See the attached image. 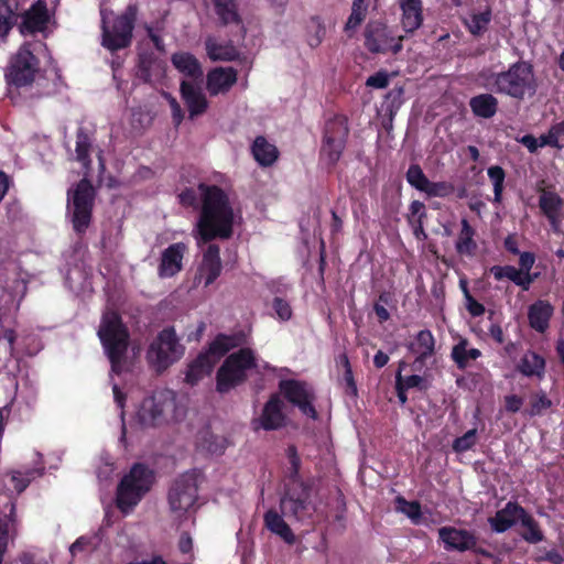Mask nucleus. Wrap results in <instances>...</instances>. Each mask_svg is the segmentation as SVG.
Masks as SVG:
<instances>
[{"label":"nucleus","instance_id":"c85d7f7f","mask_svg":"<svg viewBox=\"0 0 564 564\" xmlns=\"http://www.w3.org/2000/svg\"><path fill=\"white\" fill-rule=\"evenodd\" d=\"M490 273L498 281L507 278L514 284L521 286L524 291L529 290L530 284L533 282V279L530 274L523 273L520 269H517L512 265H494L490 268Z\"/></svg>","mask_w":564,"mask_h":564},{"label":"nucleus","instance_id":"5fc2aeb1","mask_svg":"<svg viewBox=\"0 0 564 564\" xmlns=\"http://www.w3.org/2000/svg\"><path fill=\"white\" fill-rule=\"evenodd\" d=\"M366 12L358 11L357 9H351V13L345 24V31L347 33L354 32L365 20Z\"/></svg>","mask_w":564,"mask_h":564},{"label":"nucleus","instance_id":"4be33fe9","mask_svg":"<svg viewBox=\"0 0 564 564\" xmlns=\"http://www.w3.org/2000/svg\"><path fill=\"white\" fill-rule=\"evenodd\" d=\"M237 82L232 67H217L207 75V89L212 96L227 93Z\"/></svg>","mask_w":564,"mask_h":564},{"label":"nucleus","instance_id":"338daca9","mask_svg":"<svg viewBox=\"0 0 564 564\" xmlns=\"http://www.w3.org/2000/svg\"><path fill=\"white\" fill-rule=\"evenodd\" d=\"M520 142L530 151L535 152L540 145L538 140L532 134H525L520 139Z\"/></svg>","mask_w":564,"mask_h":564},{"label":"nucleus","instance_id":"e2e57ef3","mask_svg":"<svg viewBox=\"0 0 564 564\" xmlns=\"http://www.w3.org/2000/svg\"><path fill=\"white\" fill-rule=\"evenodd\" d=\"M180 202L184 206H195L197 202V195L194 189H186L178 196Z\"/></svg>","mask_w":564,"mask_h":564},{"label":"nucleus","instance_id":"9b49d317","mask_svg":"<svg viewBox=\"0 0 564 564\" xmlns=\"http://www.w3.org/2000/svg\"><path fill=\"white\" fill-rule=\"evenodd\" d=\"M184 354V346L180 343L174 328H164L151 343L147 359L149 364L161 372L177 361Z\"/></svg>","mask_w":564,"mask_h":564},{"label":"nucleus","instance_id":"473e14b6","mask_svg":"<svg viewBox=\"0 0 564 564\" xmlns=\"http://www.w3.org/2000/svg\"><path fill=\"white\" fill-rule=\"evenodd\" d=\"M207 55L213 61H234L238 57V50L230 43H217L214 37L205 41Z\"/></svg>","mask_w":564,"mask_h":564},{"label":"nucleus","instance_id":"8fccbe9b","mask_svg":"<svg viewBox=\"0 0 564 564\" xmlns=\"http://www.w3.org/2000/svg\"><path fill=\"white\" fill-rule=\"evenodd\" d=\"M490 21V12H484L471 17L468 28L473 34H478L486 29Z\"/></svg>","mask_w":564,"mask_h":564},{"label":"nucleus","instance_id":"f8f14e48","mask_svg":"<svg viewBox=\"0 0 564 564\" xmlns=\"http://www.w3.org/2000/svg\"><path fill=\"white\" fill-rule=\"evenodd\" d=\"M238 344V338L235 336L218 335L210 344L208 351L199 355L188 366L185 377L186 382L194 386L205 376H208L216 361L230 349L237 347Z\"/></svg>","mask_w":564,"mask_h":564},{"label":"nucleus","instance_id":"a19ab883","mask_svg":"<svg viewBox=\"0 0 564 564\" xmlns=\"http://www.w3.org/2000/svg\"><path fill=\"white\" fill-rule=\"evenodd\" d=\"M539 205L550 219H554L562 206L561 197L553 192H543L540 195Z\"/></svg>","mask_w":564,"mask_h":564},{"label":"nucleus","instance_id":"6e6552de","mask_svg":"<svg viewBox=\"0 0 564 564\" xmlns=\"http://www.w3.org/2000/svg\"><path fill=\"white\" fill-rule=\"evenodd\" d=\"M43 48L42 42L24 43L10 62L6 74L8 83L18 87L32 84L39 72L36 54Z\"/></svg>","mask_w":564,"mask_h":564},{"label":"nucleus","instance_id":"f257e3e1","mask_svg":"<svg viewBox=\"0 0 564 564\" xmlns=\"http://www.w3.org/2000/svg\"><path fill=\"white\" fill-rule=\"evenodd\" d=\"M76 161L80 165L83 180L73 191V228L83 232L90 224L96 187L102 182L106 171L104 150L97 144L94 127H80L76 134Z\"/></svg>","mask_w":564,"mask_h":564},{"label":"nucleus","instance_id":"a18cd8bd","mask_svg":"<svg viewBox=\"0 0 564 564\" xmlns=\"http://www.w3.org/2000/svg\"><path fill=\"white\" fill-rule=\"evenodd\" d=\"M406 181L409 184L416 189L424 192L429 184V178L423 173L422 169L417 164L410 165L406 172Z\"/></svg>","mask_w":564,"mask_h":564},{"label":"nucleus","instance_id":"4d7b16f0","mask_svg":"<svg viewBox=\"0 0 564 564\" xmlns=\"http://www.w3.org/2000/svg\"><path fill=\"white\" fill-rule=\"evenodd\" d=\"M498 73L491 72L490 69H482L478 74V80L481 83V85L487 88L491 89L496 93V76Z\"/></svg>","mask_w":564,"mask_h":564},{"label":"nucleus","instance_id":"774afa93","mask_svg":"<svg viewBox=\"0 0 564 564\" xmlns=\"http://www.w3.org/2000/svg\"><path fill=\"white\" fill-rule=\"evenodd\" d=\"M540 145H552V147H558V137L554 132V130H550V132L546 135L541 137Z\"/></svg>","mask_w":564,"mask_h":564},{"label":"nucleus","instance_id":"09e8293b","mask_svg":"<svg viewBox=\"0 0 564 564\" xmlns=\"http://www.w3.org/2000/svg\"><path fill=\"white\" fill-rule=\"evenodd\" d=\"M551 405V400L544 393H538L532 395L528 413L531 416L540 415L544 410L549 409Z\"/></svg>","mask_w":564,"mask_h":564},{"label":"nucleus","instance_id":"e433bc0d","mask_svg":"<svg viewBox=\"0 0 564 564\" xmlns=\"http://www.w3.org/2000/svg\"><path fill=\"white\" fill-rule=\"evenodd\" d=\"M18 7V0H0V37H4L11 30Z\"/></svg>","mask_w":564,"mask_h":564},{"label":"nucleus","instance_id":"79ce46f5","mask_svg":"<svg viewBox=\"0 0 564 564\" xmlns=\"http://www.w3.org/2000/svg\"><path fill=\"white\" fill-rule=\"evenodd\" d=\"M326 34L324 23L318 17H312L307 23V43L311 47H317Z\"/></svg>","mask_w":564,"mask_h":564},{"label":"nucleus","instance_id":"39448f33","mask_svg":"<svg viewBox=\"0 0 564 564\" xmlns=\"http://www.w3.org/2000/svg\"><path fill=\"white\" fill-rule=\"evenodd\" d=\"M154 476L143 464H134L123 476L117 488V507L123 513H129L151 489Z\"/></svg>","mask_w":564,"mask_h":564},{"label":"nucleus","instance_id":"680f3d73","mask_svg":"<svg viewBox=\"0 0 564 564\" xmlns=\"http://www.w3.org/2000/svg\"><path fill=\"white\" fill-rule=\"evenodd\" d=\"M410 215L413 219H424L426 217L425 206L420 200H413L410 205Z\"/></svg>","mask_w":564,"mask_h":564},{"label":"nucleus","instance_id":"37998d69","mask_svg":"<svg viewBox=\"0 0 564 564\" xmlns=\"http://www.w3.org/2000/svg\"><path fill=\"white\" fill-rule=\"evenodd\" d=\"M395 509L404 513L413 523H420L422 519L421 505L419 501H406L402 496L395 498Z\"/></svg>","mask_w":564,"mask_h":564},{"label":"nucleus","instance_id":"bf43d9fd","mask_svg":"<svg viewBox=\"0 0 564 564\" xmlns=\"http://www.w3.org/2000/svg\"><path fill=\"white\" fill-rule=\"evenodd\" d=\"M466 308L473 316H480L485 313V306L478 303L469 293L466 291Z\"/></svg>","mask_w":564,"mask_h":564},{"label":"nucleus","instance_id":"603ef678","mask_svg":"<svg viewBox=\"0 0 564 564\" xmlns=\"http://www.w3.org/2000/svg\"><path fill=\"white\" fill-rule=\"evenodd\" d=\"M389 84V76L387 72L380 70L376 73L375 75H371L367 78L366 85L368 87L382 89L386 88Z\"/></svg>","mask_w":564,"mask_h":564},{"label":"nucleus","instance_id":"a878e982","mask_svg":"<svg viewBox=\"0 0 564 564\" xmlns=\"http://www.w3.org/2000/svg\"><path fill=\"white\" fill-rule=\"evenodd\" d=\"M552 314L553 307L549 302L536 301L529 307L528 318L530 326L539 333H544L549 327Z\"/></svg>","mask_w":564,"mask_h":564},{"label":"nucleus","instance_id":"bb28decb","mask_svg":"<svg viewBox=\"0 0 564 564\" xmlns=\"http://www.w3.org/2000/svg\"><path fill=\"white\" fill-rule=\"evenodd\" d=\"M172 63L178 72L189 77L191 82L202 79L203 69L194 55L186 52L175 53L172 56Z\"/></svg>","mask_w":564,"mask_h":564},{"label":"nucleus","instance_id":"0e129e2a","mask_svg":"<svg viewBox=\"0 0 564 564\" xmlns=\"http://www.w3.org/2000/svg\"><path fill=\"white\" fill-rule=\"evenodd\" d=\"M522 405V399L518 395H508L506 397V409L509 412L516 413L520 410Z\"/></svg>","mask_w":564,"mask_h":564},{"label":"nucleus","instance_id":"72a5a7b5","mask_svg":"<svg viewBox=\"0 0 564 564\" xmlns=\"http://www.w3.org/2000/svg\"><path fill=\"white\" fill-rule=\"evenodd\" d=\"M264 522L267 528L281 536L285 542L293 543L294 534L292 533L289 524L283 520V518L274 510H269L264 514Z\"/></svg>","mask_w":564,"mask_h":564},{"label":"nucleus","instance_id":"4c0bfd02","mask_svg":"<svg viewBox=\"0 0 564 564\" xmlns=\"http://www.w3.org/2000/svg\"><path fill=\"white\" fill-rule=\"evenodd\" d=\"M480 355L479 349L468 348L467 339H460L452 349V358L460 369L466 368L469 360H476Z\"/></svg>","mask_w":564,"mask_h":564},{"label":"nucleus","instance_id":"3c124183","mask_svg":"<svg viewBox=\"0 0 564 564\" xmlns=\"http://www.w3.org/2000/svg\"><path fill=\"white\" fill-rule=\"evenodd\" d=\"M452 191H453L452 185H449L445 182L433 183V182L429 181V184L425 187L424 193H426L429 196L444 197V196L451 194Z\"/></svg>","mask_w":564,"mask_h":564},{"label":"nucleus","instance_id":"f03ea898","mask_svg":"<svg viewBox=\"0 0 564 564\" xmlns=\"http://www.w3.org/2000/svg\"><path fill=\"white\" fill-rule=\"evenodd\" d=\"M198 191L203 202L196 224L198 243L215 238H229L232 234L234 212L227 195L219 187L205 184H199Z\"/></svg>","mask_w":564,"mask_h":564},{"label":"nucleus","instance_id":"2f4dec72","mask_svg":"<svg viewBox=\"0 0 564 564\" xmlns=\"http://www.w3.org/2000/svg\"><path fill=\"white\" fill-rule=\"evenodd\" d=\"M252 154L254 160L261 166H270L278 159V149L269 143L264 137H257L252 144Z\"/></svg>","mask_w":564,"mask_h":564},{"label":"nucleus","instance_id":"de8ad7c7","mask_svg":"<svg viewBox=\"0 0 564 564\" xmlns=\"http://www.w3.org/2000/svg\"><path fill=\"white\" fill-rule=\"evenodd\" d=\"M477 442V429L467 431L463 436L453 442V449L456 453H464L470 449Z\"/></svg>","mask_w":564,"mask_h":564},{"label":"nucleus","instance_id":"58836bf2","mask_svg":"<svg viewBox=\"0 0 564 564\" xmlns=\"http://www.w3.org/2000/svg\"><path fill=\"white\" fill-rule=\"evenodd\" d=\"M520 523L524 529V531L521 533L523 540L532 544H536L543 541L544 535L540 529L539 523L525 510H523V514H521Z\"/></svg>","mask_w":564,"mask_h":564},{"label":"nucleus","instance_id":"9d476101","mask_svg":"<svg viewBox=\"0 0 564 564\" xmlns=\"http://www.w3.org/2000/svg\"><path fill=\"white\" fill-rule=\"evenodd\" d=\"M135 17L137 9L133 6H128L126 11L117 17L113 22L109 21L106 10H101L102 45L112 52L129 46Z\"/></svg>","mask_w":564,"mask_h":564},{"label":"nucleus","instance_id":"ea45409f","mask_svg":"<svg viewBox=\"0 0 564 564\" xmlns=\"http://www.w3.org/2000/svg\"><path fill=\"white\" fill-rule=\"evenodd\" d=\"M474 229L467 221L462 220V229L456 241V250L460 254H473L476 250V242L474 241Z\"/></svg>","mask_w":564,"mask_h":564},{"label":"nucleus","instance_id":"49530a36","mask_svg":"<svg viewBox=\"0 0 564 564\" xmlns=\"http://www.w3.org/2000/svg\"><path fill=\"white\" fill-rule=\"evenodd\" d=\"M487 173L494 184L495 202L499 203L501 200L503 182L506 177L505 171L502 167L494 165L488 169Z\"/></svg>","mask_w":564,"mask_h":564},{"label":"nucleus","instance_id":"f704fd0d","mask_svg":"<svg viewBox=\"0 0 564 564\" xmlns=\"http://www.w3.org/2000/svg\"><path fill=\"white\" fill-rule=\"evenodd\" d=\"M518 369L527 377L536 376L541 378L544 375L545 360L533 351H528L521 358Z\"/></svg>","mask_w":564,"mask_h":564},{"label":"nucleus","instance_id":"7ed1b4c3","mask_svg":"<svg viewBox=\"0 0 564 564\" xmlns=\"http://www.w3.org/2000/svg\"><path fill=\"white\" fill-rule=\"evenodd\" d=\"M98 336L111 364V371L119 375L128 370L129 333L116 312L104 314Z\"/></svg>","mask_w":564,"mask_h":564},{"label":"nucleus","instance_id":"0eeeda50","mask_svg":"<svg viewBox=\"0 0 564 564\" xmlns=\"http://www.w3.org/2000/svg\"><path fill=\"white\" fill-rule=\"evenodd\" d=\"M200 473L196 469L185 471L173 480L167 492L171 512L182 518L196 508Z\"/></svg>","mask_w":564,"mask_h":564},{"label":"nucleus","instance_id":"aec40b11","mask_svg":"<svg viewBox=\"0 0 564 564\" xmlns=\"http://www.w3.org/2000/svg\"><path fill=\"white\" fill-rule=\"evenodd\" d=\"M524 508L519 503L509 501L502 509L498 510L494 517L488 519L491 530L497 533H503L520 521Z\"/></svg>","mask_w":564,"mask_h":564},{"label":"nucleus","instance_id":"6ab92c4d","mask_svg":"<svg viewBox=\"0 0 564 564\" xmlns=\"http://www.w3.org/2000/svg\"><path fill=\"white\" fill-rule=\"evenodd\" d=\"M181 96L187 106L191 119L200 116L206 111L208 101L198 83L183 80L181 83Z\"/></svg>","mask_w":564,"mask_h":564},{"label":"nucleus","instance_id":"13d9d810","mask_svg":"<svg viewBox=\"0 0 564 564\" xmlns=\"http://www.w3.org/2000/svg\"><path fill=\"white\" fill-rule=\"evenodd\" d=\"M164 97L166 98L171 106L173 120L175 124L178 126L184 118L183 110L177 100L173 96H171L170 94H164Z\"/></svg>","mask_w":564,"mask_h":564},{"label":"nucleus","instance_id":"ddd939ff","mask_svg":"<svg viewBox=\"0 0 564 564\" xmlns=\"http://www.w3.org/2000/svg\"><path fill=\"white\" fill-rule=\"evenodd\" d=\"M311 489L307 485L301 482L300 491L289 490L280 502V509L283 517L296 522H303L311 518L316 508L310 500Z\"/></svg>","mask_w":564,"mask_h":564},{"label":"nucleus","instance_id":"5701e85b","mask_svg":"<svg viewBox=\"0 0 564 564\" xmlns=\"http://www.w3.org/2000/svg\"><path fill=\"white\" fill-rule=\"evenodd\" d=\"M440 539L445 543L446 549L466 551L475 546V536L466 530H458L451 527H443L438 530Z\"/></svg>","mask_w":564,"mask_h":564},{"label":"nucleus","instance_id":"69168bd1","mask_svg":"<svg viewBox=\"0 0 564 564\" xmlns=\"http://www.w3.org/2000/svg\"><path fill=\"white\" fill-rule=\"evenodd\" d=\"M193 547L192 536L187 532H183L180 536L178 549L182 553L191 552Z\"/></svg>","mask_w":564,"mask_h":564},{"label":"nucleus","instance_id":"052dcab7","mask_svg":"<svg viewBox=\"0 0 564 564\" xmlns=\"http://www.w3.org/2000/svg\"><path fill=\"white\" fill-rule=\"evenodd\" d=\"M519 254H520V259H519L520 270L523 273L530 274V270L532 269L534 261H535L533 253L522 252Z\"/></svg>","mask_w":564,"mask_h":564},{"label":"nucleus","instance_id":"f3484780","mask_svg":"<svg viewBox=\"0 0 564 564\" xmlns=\"http://www.w3.org/2000/svg\"><path fill=\"white\" fill-rule=\"evenodd\" d=\"M280 389L285 398L297 405L305 415L316 417V411L312 405L313 394L305 383L295 380L281 381Z\"/></svg>","mask_w":564,"mask_h":564},{"label":"nucleus","instance_id":"c756f323","mask_svg":"<svg viewBox=\"0 0 564 564\" xmlns=\"http://www.w3.org/2000/svg\"><path fill=\"white\" fill-rule=\"evenodd\" d=\"M207 6H213L221 24H239L241 22L236 0H206Z\"/></svg>","mask_w":564,"mask_h":564},{"label":"nucleus","instance_id":"b1692460","mask_svg":"<svg viewBox=\"0 0 564 564\" xmlns=\"http://www.w3.org/2000/svg\"><path fill=\"white\" fill-rule=\"evenodd\" d=\"M402 11L401 25L404 32L413 33L423 23V7L421 0H399Z\"/></svg>","mask_w":564,"mask_h":564},{"label":"nucleus","instance_id":"c9c22d12","mask_svg":"<svg viewBox=\"0 0 564 564\" xmlns=\"http://www.w3.org/2000/svg\"><path fill=\"white\" fill-rule=\"evenodd\" d=\"M435 340L432 333L427 329L419 332L412 350L417 355L415 362L423 364L427 357L434 354Z\"/></svg>","mask_w":564,"mask_h":564},{"label":"nucleus","instance_id":"393cba45","mask_svg":"<svg viewBox=\"0 0 564 564\" xmlns=\"http://www.w3.org/2000/svg\"><path fill=\"white\" fill-rule=\"evenodd\" d=\"M186 246L182 242L171 245L164 250L161 258V264L159 268L161 276H173L182 269V259Z\"/></svg>","mask_w":564,"mask_h":564},{"label":"nucleus","instance_id":"6e6d98bb","mask_svg":"<svg viewBox=\"0 0 564 564\" xmlns=\"http://www.w3.org/2000/svg\"><path fill=\"white\" fill-rule=\"evenodd\" d=\"M17 339V334L13 329H4L2 335L0 336V344H4V349L9 356H13L14 354V343Z\"/></svg>","mask_w":564,"mask_h":564},{"label":"nucleus","instance_id":"dca6fc26","mask_svg":"<svg viewBox=\"0 0 564 564\" xmlns=\"http://www.w3.org/2000/svg\"><path fill=\"white\" fill-rule=\"evenodd\" d=\"M284 408V401L276 394L272 395L264 404L260 416L252 420L253 430L275 431L285 426L286 415Z\"/></svg>","mask_w":564,"mask_h":564},{"label":"nucleus","instance_id":"a211bd4d","mask_svg":"<svg viewBox=\"0 0 564 564\" xmlns=\"http://www.w3.org/2000/svg\"><path fill=\"white\" fill-rule=\"evenodd\" d=\"M50 23V14L46 4L37 1L22 17L20 32L23 35L44 33Z\"/></svg>","mask_w":564,"mask_h":564},{"label":"nucleus","instance_id":"2eb2a0df","mask_svg":"<svg viewBox=\"0 0 564 564\" xmlns=\"http://www.w3.org/2000/svg\"><path fill=\"white\" fill-rule=\"evenodd\" d=\"M365 46L371 53H399L402 50V36L397 39L392 31L383 23L375 21L369 22L364 31Z\"/></svg>","mask_w":564,"mask_h":564},{"label":"nucleus","instance_id":"c03bdc74","mask_svg":"<svg viewBox=\"0 0 564 564\" xmlns=\"http://www.w3.org/2000/svg\"><path fill=\"white\" fill-rule=\"evenodd\" d=\"M39 475V471L32 470L26 473L12 471L8 476L9 486L18 494L22 492L29 485L32 478Z\"/></svg>","mask_w":564,"mask_h":564},{"label":"nucleus","instance_id":"7c9ffc66","mask_svg":"<svg viewBox=\"0 0 564 564\" xmlns=\"http://www.w3.org/2000/svg\"><path fill=\"white\" fill-rule=\"evenodd\" d=\"M469 106L475 116L489 119L498 110V99L491 94H480L470 98Z\"/></svg>","mask_w":564,"mask_h":564},{"label":"nucleus","instance_id":"4468645a","mask_svg":"<svg viewBox=\"0 0 564 564\" xmlns=\"http://www.w3.org/2000/svg\"><path fill=\"white\" fill-rule=\"evenodd\" d=\"M348 133L349 129L345 118L336 117L326 122L321 153L329 164H335L339 160L345 149Z\"/></svg>","mask_w":564,"mask_h":564},{"label":"nucleus","instance_id":"1a4fd4ad","mask_svg":"<svg viewBox=\"0 0 564 564\" xmlns=\"http://www.w3.org/2000/svg\"><path fill=\"white\" fill-rule=\"evenodd\" d=\"M256 367L250 348H241L229 355L217 371V391L226 393L247 379V371Z\"/></svg>","mask_w":564,"mask_h":564},{"label":"nucleus","instance_id":"cd10ccee","mask_svg":"<svg viewBox=\"0 0 564 564\" xmlns=\"http://www.w3.org/2000/svg\"><path fill=\"white\" fill-rule=\"evenodd\" d=\"M164 73V63L151 54H141L139 58L138 77L145 83L159 79Z\"/></svg>","mask_w":564,"mask_h":564},{"label":"nucleus","instance_id":"864d4df0","mask_svg":"<svg viewBox=\"0 0 564 564\" xmlns=\"http://www.w3.org/2000/svg\"><path fill=\"white\" fill-rule=\"evenodd\" d=\"M273 308L282 321H288L292 316L290 304L281 297H275L273 301Z\"/></svg>","mask_w":564,"mask_h":564},{"label":"nucleus","instance_id":"20e7f679","mask_svg":"<svg viewBox=\"0 0 564 564\" xmlns=\"http://www.w3.org/2000/svg\"><path fill=\"white\" fill-rule=\"evenodd\" d=\"M186 414V406L170 389H161L145 398L138 411L139 423L144 427H153L164 423L180 421Z\"/></svg>","mask_w":564,"mask_h":564},{"label":"nucleus","instance_id":"423d86ee","mask_svg":"<svg viewBox=\"0 0 564 564\" xmlns=\"http://www.w3.org/2000/svg\"><path fill=\"white\" fill-rule=\"evenodd\" d=\"M536 91V80L533 66L529 62L519 61L496 76V93L507 95L518 100L533 96Z\"/></svg>","mask_w":564,"mask_h":564},{"label":"nucleus","instance_id":"412c9836","mask_svg":"<svg viewBox=\"0 0 564 564\" xmlns=\"http://www.w3.org/2000/svg\"><path fill=\"white\" fill-rule=\"evenodd\" d=\"M223 269L219 247L209 245L204 251L203 260L199 265V278L204 280V285L208 286L220 275Z\"/></svg>","mask_w":564,"mask_h":564}]
</instances>
